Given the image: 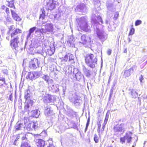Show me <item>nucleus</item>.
Wrapping results in <instances>:
<instances>
[{"instance_id":"f257e3e1","label":"nucleus","mask_w":147,"mask_h":147,"mask_svg":"<svg viewBox=\"0 0 147 147\" xmlns=\"http://www.w3.org/2000/svg\"><path fill=\"white\" fill-rule=\"evenodd\" d=\"M92 22L94 29L96 32L97 36L99 39L102 41H105L107 38V36L104 31L101 30L99 28V26L103 23V21L100 16H96L93 14L91 17Z\"/></svg>"},{"instance_id":"f03ea898","label":"nucleus","mask_w":147,"mask_h":147,"mask_svg":"<svg viewBox=\"0 0 147 147\" xmlns=\"http://www.w3.org/2000/svg\"><path fill=\"white\" fill-rule=\"evenodd\" d=\"M85 62L88 67L94 68L97 64V57L91 53L87 54L85 57Z\"/></svg>"},{"instance_id":"7ed1b4c3","label":"nucleus","mask_w":147,"mask_h":147,"mask_svg":"<svg viewBox=\"0 0 147 147\" xmlns=\"http://www.w3.org/2000/svg\"><path fill=\"white\" fill-rule=\"evenodd\" d=\"M76 20L78 24V27L80 29L87 32H90L91 30L88 28L86 20L85 17H82L78 18Z\"/></svg>"},{"instance_id":"20e7f679","label":"nucleus","mask_w":147,"mask_h":147,"mask_svg":"<svg viewBox=\"0 0 147 147\" xmlns=\"http://www.w3.org/2000/svg\"><path fill=\"white\" fill-rule=\"evenodd\" d=\"M41 94H42V98L45 103H48L52 104L56 101V98L55 96L47 94L45 91L42 92Z\"/></svg>"},{"instance_id":"39448f33","label":"nucleus","mask_w":147,"mask_h":147,"mask_svg":"<svg viewBox=\"0 0 147 147\" xmlns=\"http://www.w3.org/2000/svg\"><path fill=\"white\" fill-rule=\"evenodd\" d=\"M124 125V123H122L115 125L113 128L114 134L117 136H119L123 134L125 131Z\"/></svg>"},{"instance_id":"423d86ee","label":"nucleus","mask_w":147,"mask_h":147,"mask_svg":"<svg viewBox=\"0 0 147 147\" xmlns=\"http://www.w3.org/2000/svg\"><path fill=\"white\" fill-rule=\"evenodd\" d=\"M81 41L80 43L82 44L86 47L90 48L91 47V38L89 35L84 34L81 36Z\"/></svg>"},{"instance_id":"0eeeda50","label":"nucleus","mask_w":147,"mask_h":147,"mask_svg":"<svg viewBox=\"0 0 147 147\" xmlns=\"http://www.w3.org/2000/svg\"><path fill=\"white\" fill-rule=\"evenodd\" d=\"M19 43L20 36H17L11 40L10 45L13 50L17 51L18 49V44Z\"/></svg>"},{"instance_id":"6e6552de","label":"nucleus","mask_w":147,"mask_h":147,"mask_svg":"<svg viewBox=\"0 0 147 147\" xmlns=\"http://www.w3.org/2000/svg\"><path fill=\"white\" fill-rule=\"evenodd\" d=\"M80 97L76 93H74L69 96V99L70 102L74 103L75 104L79 105V100H80Z\"/></svg>"},{"instance_id":"1a4fd4ad","label":"nucleus","mask_w":147,"mask_h":147,"mask_svg":"<svg viewBox=\"0 0 147 147\" xmlns=\"http://www.w3.org/2000/svg\"><path fill=\"white\" fill-rule=\"evenodd\" d=\"M57 0H51L47 3L46 8L47 9L51 10L54 9L58 4Z\"/></svg>"},{"instance_id":"9d476101","label":"nucleus","mask_w":147,"mask_h":147,"mask_svg":"<svg viewBox=\"0 0 147 147\" xmlns=\"http://www.w3.org/2000/svg\"><path fill=\"white\" fill-rule=\"evenodd\" d=\"M75 57L74 55L71 53H67L62 58V60L66 62L68 61L70 63L73 64L75 63Z\"/></svg>"},{"instance_id":"9b49d317","label":"nucleus","mask_w":147,"mask_h":147,"mask_svg":"<svg viewBox=\"0 0 147 147\" xmlns=\"http://www.w3.org/2000/svg\"><path fill=\"white\" fill-rule=\"evenodd\" d=\"M40 64L38 59L36 58H34L33 60L30 62L29 63V67L32 69H36L37 67H39V65Z\"/></svg>"},{"instance_id":"f8f14e48","label":"nucleus","mask_w":147,"mask_h":147,"mask_svg":"<svg viewBox=\"0 0 147 147\" xmlns=\"http://www.w3.org/2000/svg\"><path fill=\"white\" fill-rule=\"evenodd\" d=\"M33 104V101L31 100H29L26 102L25 104L24 111L29 114L31 110Z\"/></svg>"},{"instance_id":"ddd939ff","label":"nucleus","mask_w":147,"mask_h":147,"mask_svg":"<svg viewBox=\"0 0 147 147\" xmlns=\"http://www.w3.org/2000/svg\"><path fill=\"white\" fill-rule=\"evenodd\" d=\"M38 124L37 123L31 122L27 126L26 129L28 131H31L33 130H36L38 128Z\"/></svg>"},{"instance_id":"4468645a","label":"nucleus","mask_w":147,"mask_h":147,"mask_svg":"<svg viewBox=\"0 0 147 147\" xmlns=\"http://www.w3.org/2000/svg\"><path fill=\"white\" fill-rule=\"evenodd\" d=\"M43 30L45 34L52 32L53 30V24L51 23L47 24L45 26V28H43Z\"/></svg>"},{"instance_id":"2eb2a0df","label":"nucleus","mask_w":147,"mask_h":147,"mask_svg":"<svg viewBox=\"0 0 147 147\" xmlns=\"http://www.w3.org/2000/svg\"><path fill=\"white\" fill-rule=\"evenodd\" d=\"M75 9L76 11H78L84 13L87 11V8L84 3H81L77 5Z\"/></svg>"},{"instance_id":"dca6fc26","label":"nucleus","mask_w":147,"mask_h":147,"mask_svg":"<svg viewBox=\"0 0 147 147\" xmlns=\"http://www.w3.org/2000/svg\"><path fill=\"white\" fill-rule=\"evenodd\" d=\"M82 69L84 74L88 78L90 77L92 75L93 70L88 69L84 65L82 66Z\"/></svg>"},{"instance_id":"f3484780","label":"nucleus","mask_w":147,"mask_h":147,"mask_svg":"<svg viewBox=\"0 0 147 147\" xmlns=\"http://www.w3.org/2000/svg\"><path fill=\"white\" fill-rule=\"evenodd\" d=\"M136 66H134L130 68L129 69L127 70H125L124 72L123 76L125 78L127 77H129L133 72L134 68L136 69Z\"/></svg>"},{"instance_id":"a211bd4d","label":"nucleus","mask_w":147,"mask_h":147,"mask_svg":"<svg viewBox=\"0 0 147 147\" xmlns=\"http://www.w3.org/2000/svg\"><path fill=\"white\" fill-rule=\"evenodd\" d=\"M44 26V25H42L41 29L37 28L35 30V33L37 35L38 37L43 36L44 35L46 34L43 30V27Z\"/></svg>"},{"instance_id":"6ab92c4d","label":"nucleus","mask_w":147,"mask_h":147,"mask_svg":"<svg viewBox=\"0 0 147 147\" xmlns=\"http://www.w3.org/2000/svg\"><path fill=\"white\" fill-rule=\"evenodd\" d=\"M49 89L53 92L57 93L59 90V85L57 84L49 85Z\"/></svg>"},{"instance_id":"aec40b11","label":"nucleus","mask_w":147,"mask_h":147,"mask_svg":"<svg viewBox=\"0 0 147 147\" xmlns=\"http://www.w3.org/2000/svg\"><path fill=\"white\" fill-rule=\"evenodd\" d=\"M132 133L130 131H127L126 133L125 136H124L127 143H131L132 139L131 137Z\"/></svg>"},{"instance_id":"412c9836","label":"nucleus","mask_w":147,"mask_h":147,"mask_svg":"<svg viewBox=\"0 0 147 147\" xmlns=\"http://www.w3.org/2000/svg\"><path fill=\"white\" fill-rule=\"evenodd\" d=\"M45 114L46 116H49L53 115V110L50 106L45 107Z\"/></svg>"},{"instance_id":"4be33fe9","label":"nucleus","mask_w":147,"mask_h":147,"mask_svg":"<svg viewBox=\"0 0 147 147\" xmlns=\"http://www.w3.org/2000/svg\"><path fill=\"white\" fill-rule=\"evenodd\" d=\"M12 17L13 19L16 21H20L21 19L15 12V10L10 9Z\"/></svg>"},{"instance_id":"5701e85b","label":"nucleus","mask_w":147,"mask_h":147,"mask_svg":"<svg viewBox=\"0 0 147 147\" xmlns=\"http://www.w3.org/2000/svg\"><path fill=\"white\" fill-rule=\"evenodd\" d=\"M68 73L71 74H73L75 76L78 73L80 72L78 69L76 68L73 67H69L68 68Z\"/></svg>"},{"instance_id":"b1692460","label":"nucleus","mask_w":147,"mask_h":147,"mask_svg":"<svg viewBox=\"0 0 147 147\" xmlns=\"http://www.w3.org/2000/svg\"><path fill=\"white\" fill-rule=\"evenodd\" d=\"M75 41V39L73 35L69 36L67 43L69 47H73L74 46V42Z\"/></svg>"},{"instance_id":"393cba45","label":"nucleus","mask_w":147,"mask_h":147,"mask_svg":"<svg viewBox=\"0 0 147 147\" xmlns=\"http://www.w3.org/2000/svg\"><path fill=\"white\" fill-rule=\"evenodd\" d=\"M37 29V28L36 26L30 28L29 30V33L27 35L26 39L27 40L30 39L31 38V35H32V34Z\"/></svg>"},{"instance_id":"a878e982","label":"nucleus","mask_w":147,"mask_h":147,"mask_svg":"<svg viewBox=\"0 0 147 147\" xmlns=\"http://www.w3.org/2000/svg\"><path fill=\"white\" fill-rule=\"evenodd\" d=\"M16 130H23L25 128L24 125L22 123L17 122L15 126Z\"/></svg>"},{"instance_id":"bb28decb","label":"nucleus","mask_w":147,"mask_h":147,"mask_svg":"<svg viewBox=\"0 0 147 147\" xmlns=\"http://www.w3.org/2000/svg\"><path fill=\"white\" fill-rule=\"evenodd\" d=\"M36 144L38 147H44L45 145V141L41 139L36 140Z\"/></svg>"},{"instance_id":"cd10ccee","label":"nucleus","mask_w":147,"mask_h":147,"mask_svg":"<svg viewBox=\"0 0 147 147\" xmlns=\"http://www.w3.org/2000/svg\"><path fill=\"white\" fill-rule=\"evenodd\" d=\"M31 113L33 117L36 118L38 117L40 114V111L38 109L33 110L31 112Z\"/></svg>"},{"instance_id":"c85d7f7f","label":"nucleus","mask_w":147,"mask_h":147,"mask_svg":"<svg viewBox=\"0 0 147 147\" xmlns=\"http://www.w3.org/2000/svg\"><path fill=\"white\" fill-rule=\"evenodd\" d=\"M55 50L54 48H51L50 47L48 48L46 51L47 55L49 56H51L54 53Z\"/></svg>"},{"instance_id":"c756f323","label":"nucleus","mask_w":147,"mask_h":147,"mask_svg":"<svg viewBox=\"0 0 147 147\" xmlns=\"http://www.w3.org/2000/svg\"><path fill=\"white\" fill-rule=\"evenodd\" d=\"M19 33H21V30L18 29H17L13 31L12 33L11 34V37H16L18 34Z\"/></svg>"},{"instance_id":"7c9ffc66","label":"nucleus","mask_w":147,"mask_h":147,"mask_svg":"<svg viewBox=\"0 0 147 147\" xmlns=\"http://www.w3.org/2000/svg\"><path fill=\"white\" fill-rule=\"evenodd\" d=\"M75 113L71 109H68L66 112V114L71 117H74Z\"/></svg>"},{"instance_id":"2f4dec72","label":"nucleus","mask_w":147,"mask_h":147,"mask_svg":"<svg viewBox=\"0 0 147 147\" xmlns=\"http://www.w3.org/2000/svg\"><path fill=\"white\" fill-rule=\"evenodd\" d=\"M131 92V97L132 98H136L138 96V93L136 90L132 89Z\"/></svg>"},{"instance_id":"473e14b6","label":"nucleus","mask_w":147,"mask_h":147,"mask_svg":"<svg viewBox=\"0 0 147 147\" xmlns=\"http://www.w3.org/2000/svg\"><path fill=\"white\" fill-rule=\"evenodd\" d=\"M7 5H8L9 7H10L13 8V10L16 9V8L14 5V0H12L10 1H7Z\"/></svg>"},{"instance_id":"72a5a7b5","label":"nucleus","mask_w":147,"mask_h":147,"mask_svg":"<svg viewBox=\"0 0 147 147\" xmlns=\"http://www.w3.org/2000/svg\"><path fill=\"white\" fill-rule=\"evenodd\" d=\"M21 147H31V146L27 142L22 141V142Z\"/></svg>"},{"instance_id":"f704fd0d","label":"nucleus","mask_w":147,"mask_h":147,"mask_svg":"<svg viewBox=\"0 0 147 147\" xmlns=\"http://www.w3.org/2000/svg\"><path fill=\"white\" fill-rule=\"evenodd\" d=\"M34 77L33 72H30L28 73V75L26 76V78L27 79H29L30 80H34Z\"/></svg>"},{"instance_id":"c9c22d12","label":"nucleus","mask_w":147,"mask_h":147,"mask_svg":"<svg viewBox=\"0 0 147 147\" xmlns=\"http://www.w3.org/2000/svg\"><path fill=\"white\" fill-rule=\"evenodd\" d=\"M34 80L39 77L40 75V73L37 71H34L33 72Z\"/></svg>"},{"instance_id":"e433bc0d","label":"nucleus","mask_w":147,"mask_h":147,"mask_svg":"<svg viewBox=\"0 0 147 147\" xmlns=\"http://www.w3.org/2000/svg\"><path fill=\"white\" fill-rule=\"evenodd\" d=\"M30 96L31 94L30 91L29 90H27L25 93V98L27 100Z\"/></svg>"},{"instance_id":"4c0bfd02","label":"nucleus","mask_w":147,"mask_h":147,"mask_svg":"<svg viewBox=\"0 0 147 147\" xmlns=\"http://www.w3.org/2000/svg\"><path fill=\"white\" fill-rule=\"evenodd\" d=\"M75 76L76 77L77 80L78 81H80L82 78V75L81 72H80L77 74Z\"/></svg>"},{"instance_id":"58836bf2","label":"nucleus","mask_w":147,"mask_h":147,"mask_svg":"<svg viewBox=\"0 0 147 147\" xmlns=\"http://www.w3.org/2000/svg\"><path fill=\"white\" fill-rule=\"evenodd\" d=\"M41 13L40 14V19H42L43 20L45 16V12L43 9H41Z\"/></svg>"},{"instance_id":"ea45409f","label":"nucleus","mask_w":147,"mask_h":147,"mask_svg":"<svg viewBox=\"0 0 147 147\" xmlns=\"http://www.w3.org/2000/svg\"><path fill=\"white\" fill-rule=\"evenodd\" d=\"M25 138H26V140H28L30 139L32 136V134L30 133L25 134Z\"/></svg>"},{"instance_id":"a19ab883","label":"nucleus","mask_w":147,"mask_h":147,"mask_svg":"<svg viewBox=\"0 0 147 147\" xmlns=\"http://www.w3.org/2000/svg\"><path fill=\"white\" fill-rule=\"evenodd\" d=\"M107 7L108 9L110 11H113V5L112 3H109L108 4H107Z\"/></svg>"},{"instance_id":"79ce46f5","label":"nucleus","mask_w":147,"mask_h":147,"mask_svg":"<svg viewBox=\"0 0 147 147\" xmlns=\"http://www.w3.org/2000/svg\"><path fill=\"white\" fill-rule=\"evenodd\" d=\"M41 77L47 82L50 78L49 77L43 74L41 76Z\"/></svg>"},{"instance_id":"37998d69","label":"nucleus","mask_w":147,"mask_h":147,"mask_svg":"<svg viewBox=\"0 0 147 147\" xmlns=\"http://www.w3.org/2000/svg\"><path fill=\"white\" fill-rule=\"evenodd\" d=\"M19 137L20 138L21 137L22 140H26V138H25V135L24 133H21L19 135Z\"/></svg>"},{"instance_id":"c03bdc74","label":"nucleus","mask_w":147,"mask_h":147,"mask_svg":"<svg viewBox=\"0 0 147 147\" xmlns=\"http://www.w3.org/2000/svg\"><path fill=\"white\" fill-rule=\"evenodd\" d=\"M101 120H98V133H100V127L101 126Z\"/></svg>"},{"instance_id":"a18cd8bd","label":"nucleus","mask_w":147,"mask_h":147,"mask_svg":"<svg viewBox=\"0 0 147 147\" xmlns=\"http://www.w3.org/2000/svg\"><path fill=\"white\" fill-rule=\"evenodd\" d=\"M49 85H54V81L53 80L49 78L47 81L46 82Z\"/></svg>"},{"instance_id":"49530a36","label":"nucleus","mask_w":147,"mask_h":147,"mask_svg":"<svg viewBox=\"0 0 147 147\" xmlns=\"http://www.w3.org/2000/svg\"><path fill=\"white\" fill-rule=\"evenodd\" d=\"M94 140L96 143H98L99 142V138L98 135L96 134L94 135Z\"/></svg>"},{"instance_id":"de8ad7c7","label":"nucleus","mask_w":147,"mask_h":147,"mask_svg":"<svg viewBox=\"0 0 147 147\" xmlns=\"http://www.w3.org/2000/svg\"><path fill=\"white\" fill-rule=\"evenodd\" d=\"M80 87V85L78 83L76 82L74 84V88L75 90H77Z\"/></svg>"},{"instance_id":"09e8293b","label":"nucleus","mask_w":147,"mask_h":147,"mask_svg":"<svg viewBox=\"0 0 147 147\" xmlns=\"http://www.w3.org/2000/svg\"><path fill=\"white\" fill-rule=\"evenodd\" d=\"M40 136V135L38 134H34V141L36 142V140H38L40 139H39V138Z\"/></svg>"},{"instance_id":"8fccbe9b","label":"nucleus","mask_w":147,"mask_h":147,"mask_svg":"<svg viewBox=\"0 0 147 147\" xmlns=\"http://www.w3.org/2000/svg\"><path fill=\"white\" fill-rule=\"evenodd\" d=\"M60 13H57L54 15V18L55 20H58L60 17Z\"/></svg>"},{"instance_id":"3c124183","label":"nucleus","mask_w":147,"mask_h":147,"mask_svg":"<svg viewBox=\"0 0 147 147\" xmlns=\"http://www.w3.org/2000/svg\"><path fill=\"white\" fill-rule=\"evenodd\" d=\"M135 29L133 28H132L130 29V32L129 34V36L133 35L134 33Z\"/></svg>"},{"instance_id":"603ef678","label":"nucleus","mask_w":147,"mask_h":147,"mask_svg":"<svg viewBox=\"0 0 147 147\" xmlns=\"http://www.w3.org/2000/svg\"><path fill=\"white\" fill-rule=\"evenodd\" d=\"M126 140L125 138H124V136L121 137L120 138V142L122 144H123L125 143V140Z\"/></svg>"},{"instance_id":"864d4df0","label":"nucleus","mask_w":147,"mask_h":147,"mask_svg":"<svg viewBox=\"0 0 147 147\" xmlns=\"http://www.w3.org/2000/svg\"><path fill=\"white\" fill-rule=\"evenodd\" d=\"M142 21L140 20H136L135 23V25L137 26L140 24L142 23Z\"/></svg>"},{"instance_id":"5fc2aeb1","label":"nucleus","mask_w":147,"mask_h":147,"mask_svg":"<svg viewBox=\"0 0 147 147\" xmlns=\"http://www.w3.org/2000/svg\"><path fill=\"white\" fill-rule=\"evenodd\" d=\"M119 16V13L118 12H116L115 13L114 19L115 20H116L118 18Z\"/></svg>"},{"instance_id":"6e6d98bb","label":"nucleus","mask_w":147,"mask_h":147,"mask_svg":"<svg viewBox=\"0 0 147 147\" xmlns=\"http://www.w3.org/2000/svg\"><path fill=\"white\" fill-rule=\"evenodd\" d=\"M115 89V88H111L110 91V95H109V99L110 98L113 94V90Z\"/></svg>"},{"instance_id":"4d7b16f0","label":"nucleus","mask_w":147,"mask_h":147,"mask_svg":"<svg viewBox=\"0 0 147 147\" xmlns=\"http://www.w3.org/2000/svg\"><path fill=\"white\" fill-rule=\"evenodd\" d=\"M9 31L11 32L15 29V27L14 25H11L10 26L9 28Z\"/></svg>"},{"instance_id":"13d9d810","label":"nucleus","mask_w":147,"mask_h":147,"mask_svg":"<svg viewBox=\"0 0 147 147\" xmlns=\"http://www.w3.org/2000/svg\"><path fill=\"white\" fill-rule=\"evenodd\" d=\"M139 79L141 83H142V81L144 80L143 76L142 75H141L139 77Z\"/></svg>"},{"instance_id":"bf43d9fd","label":"nucleus","mask_w":147,"mask_h":147,"mask_svg":"<svg viewBox=\"0 0 147 147\" xmlns=\"http://www.w3.org/2000/svg\"><path fill=\"white\" fill-rule=\"evenodd\" d=\"M107 123H105V122H104L103 124H102V127L101 129V131H102L104 130V129L105 127V126L106 124Z\"/></svg>"},{"instance_id":"052dcab7","label":"nucleus","mask_w":147,"mask_h":147,"mask_svg":"<svg viewBox=\"0 0 147 147\" xmlns=\"http://www.w3.org/2000/svg\"><path fill=\"white\" fill-rule=\"evenodd\" d=\"M5 10L7 14L8 15L10 14V10L7 7Z\"/></svg>"},{"instance_id":"680f3d73","label":"nucleus","mask_w":147,"mask_h":147,"mask_svg":"<svg viewBox=\"0 0 147 147\" xmlns=\"http://www.w3.org/2000/svg\"><path fill=\"white\" fill-rule=\"evenodd\" d=\"M0 81H1L3 82V83L5 85H6L7 84L6 83L5 81V79L4 78H0Z\"/></svg>"},{"instance_id":"e2e57ef3","label":"nucleus","mask_w":147,"mask_h":147,"mask_svg":"<svg viewBox=\"0 0 147 147\" xmlns=\"http://www.w3.org/2000/svg\"><path fill=\"white\" fill-rule=\"evenodd\" d=\"M44 84V83L43 81H40L38 82V85L40 86H43Z\"/></svg>"},{"instance_id":"0e129e2a","label":"nucleus","mask_w":147,"mask_h":147,"mask_svg":"<svg viewBox=\"0 0 147 147\" xmlns=\"http://www.w3.org/2000/svg\"><path fill=\"white\" fill-rule=\"evenodd\" d=\"M12 97V94L11 93L9 96L8 99L12 101H13Z\"/></svg>"},{"instance_id":"69168bd1","label":"nucleus","mask_w":147,"mask_h":147,"mask_svg":"<svg viewBox=\"0 0 147 147\" xmlns=\"http://www.w3.org/2000/svg\"><path fill=\"white\" fill-rule=\"evenodd\" d=\"M108 29L109 30V31H112L113 30V29L112 28L111 26L110 25V24L109 26H108Z\"/></svg>"},{"instance_id":"338daca9","label":"nucleus","mask_w":147,"mask_h":147,"mask_svg":"<svg viewBox=\"0 0 147 147\" xmlns=\"http://www.w3.org/2000/svg\"><path fill=\"white\" fill-rule=\"evenodd\" d=\"M6 20L8 22H11V21L12 19L10 17L8 16L6 18Z\"/></svg>"},{"instance_id":"774afa93","label":"nucleus","mask_w":147,"mask_h":147,"mask_svg":"<svg viewBox=\"0 0 147 147\" xmlns=\"http://www.w3.org/2000/svg\"><path fill=\"white\" fill-rule=\"evenodd\" d=\"M111 50L110 49H109L107 51V54L109 55H111Z\"/></svg>"}]
</instances>
